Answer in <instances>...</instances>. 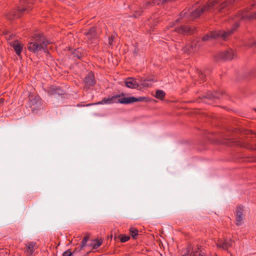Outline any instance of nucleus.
Segmentation results:
<instances>
[{"instance_id":"obj_1","label":"nucleus","mask_w":256,"mask_h":256,"mask_svg":"<svg viewBox=\"0 0 256 256\" xmlns=\"http://www.w3.org/2000/svg\"><path fill=\"white\" fill-rule=\"evenodd\" d=\"M236 0H210L202 8H196L191 12V16L193 18H196L205 11L216 9L219 12L226 8L228 4H232Z\"/></svg>"},{"instance_id":"obj_2","label":"nucleus","mask_w":256,"mask_h":256,"mask_svg":"<svg viewBox=\"0 0 256 256\" xmlns=\"http://www.w3.org/2000/svg\"><path fill=\"white\" fill-rule=\"evenodd\" d=\"M49 44L48 41L43 36H36L32 42L28 44V49L33 53H38L43 50L46 52V46Z\"/></svg>"},{"instance_id":"obj_3","label":"nucleus","mask_w":256,"mask_h":256,"mask_svg":"<svg viewBox=\"0 0 256 256\" xmlns=\"http://www.w3.org/2000/svg\"><path fill=\"white\" fill-rule=\"evenodd\" d=\"M235 30V28H232L230 30H228V32L224 30H215L210 32L209 33L205 34L202 38V41H210L212 39H216L218 38H220L222 39L225 40L226 38L230 36Z\"/></svg>"},{"instance_id":"obj_4","label":"nucleus","mask_w":256,"mask_h":256,"mask_svg":"<svg viewBox=\"0 0 256 256\" xmlns=\"http://www.w3.org/2000/svg\"><path fill=\"white\" fill-rule=\"evenodd\" d=\"M256 18V12L254 14H250L248 10H244L238 12L232 20L234 21V28H236L239 26V21L242 20H250L251 19Z\"/></svg>"},{"instance_id":"obj_5","label":"nucleus","mask_w":256,"mask_h":256,"mask_svg":"<svg viewBox=\"0 0 256 256\" xmlns=\"http://www.w3.org/2000/svg\"><path fill=\"white\" fill-rule=\"evenodd\" d=\"M32 3V0H20V6H19L16 12H11L10 16H8L9 19H12L14 18H18L20 16L22 12L25 11H28L30 10L29 6H26L27 4H29Z\"/></svg>"},{"instance_id":"obj_6","label":"nucleus","mask_w":256,"mask_h":256,"mask_svg":"<svg viewBox=\"0 0 256 256\" xmlns=\"http://www.w3.org/2000/svg\"><path fill=\"white\" fill-rule=\"evenodd\" d=\"M119 95L120 96L118 98V103L122 104H129L136 102H146L147 99L146 98V97L142 96L138 98H134V96L124 97V94H122Z\"/></svg>"},{"instance_id":"obj_7","label":"nucleus","mask_w":256,"mask_h":256,"mask_svg":"<svg viewBox=\"0 0 256 256\" xmlns=\"http://www.w3.org/2000/svg\"><path fill=\"white\" fill-rule=\"evenodd\" d=\"M235 214L236 220V224L237 226H240L244 218L243 207L240 206H238L236 210Z\"/></svg>"},{"instance_id":"obj_8","label":"nucleus","mask_w":256,"mask_h":256,"mask_svg":"<svg viewBox=\"0 0 256 256\" xmlns=\"http://www.w3.org/2000/svg\"><path fill=\"white\" fill-rule=\"evenodd\" d=\"M85 84L84 88H88L90 86H93L96 84L94 74L92 72H89L84 80Z\"/></svg>"},{"instance_id":"obj_9","label":"nucleus","mask_w":256,"mask_h":256,"mask_svg":"<svg viewBox=\"0 0 256 256\" xmlns=\"http://www.w3.org/2000/svg\"><path fill=\"white\" fill-rule=\"evenodd\" d=\"M234 241L232 240H226L225 239H219L216 243V246L218 248H222L224 250H228V249L232 246V244Z\"/></svg>"},{"instance_id":"obj_10","label":"nucleus","mask_w":256,"mask_h":256,"mask_svg":"<svg viewBox=\"0 0 256 256\" xmlns=\"http://www.w3.org/2000/svg\"><path fill=\"white\" fill-rule=\"evenodd\" d=\"M200 46V44H197L196 42L194 41L191 44H187L184 48V51L190 54L196 52Z\"/></svg>"},{"instance_id":"obj_11","label":"nucleus","mask_w":256,"mask_h":256,"mask_svg":"<svg viewBox=\"0 0 256 256\" xmlns=\"http://www.w3.org/2000/svg\"><path fill=\"white\" fill-rule=\"evenodd\" d=\"M200 46V44H197L196 42L194 41L191 44H187L184 48V51L190 54L196 52Z\"/></svg>"},{"instance_id":"obj_12","label":"nucleus","mask_w":256,"mask_h":256,"mask_svg":"<svg viewBox=\"0 0 256 256\" xmlns=\"http://www.w3.org/2000/svg\"><path fill=\"white\" fill-rule=\"evenodd\" d=\"M200 46V44H197L196 42L194 41L191 44H187L184 48V51L190 54L196 52Z\"/></svg>"},{"instance_id":"obj_13","label":"nucleus","mask_w":256,"mask_h":256,"mask_svg":"<svg viewBox=\"0 0 256 256\" xmlns=\"http://www.w3.org/2000/svg\"><path fill=\"white\" fill-rule=\"evenodd\" d=\"M219 55L220 58L225 60H231L236 56L234 51L232 49L220 52Z\"/></svg>"},{"instance_id":"obj_14","label":"nucleus","mask_w":256,"mask_h":256,"mask_svg":"<svg viewBox=\"0 0 256 256\" xmlns=\"http://www.w3.org/2000/svg\"><path fill=\"white\" fill-rule=\"evenodd\" d=\"M10 44L14 49L16 54L18 56H20L23 48V44L18 40H14L13 42H10Z\"/></svg>"},{"instance_id":"obj_15","label":"nucleus","mask_w":256,"mask_h":256,"mask_svg":"<svg viewBox=\"0 0 256 256\" xmlns=\"http://www.w3.org/2000/svg\"><path fill=\"white\" fill-rule=\"evenodd\" d=\"M125 85L126 87L130 88H136L138 86V83L136 80L133 78H128L125 80Z\"/></svg>"},{"instance_id":"obj_16","label":"nucleus","mask_w":256,"mask_h":256,"mask_svg":"<svg viewBox=\"0 0 256 256\" xmlns=\"http://www.w3.org/2000/svg\"><path fill=\"white\" fill-rule=\"evenodd\" d=\"M183 256H206L204 252L200 248H192L190 254H186Z\"/></svg>"},{"instance_id":"obj_17","label":"nucleus","mask_w":256,"mask_h":256,"mask_svg":"<svg viewBox=\"0 0 256 256\" xmlns=\"http://www.w3.org/2000/svg\"><path fill=\"white\" fill-rule=\"evenodd\" d=\"M120 95H116L112 96L111 97H109L108 98H104L103 100L100 102V104H111L112 103H118V98L120 97Z\"/></svg>"},{"instance_id":"obj_18","label":"nucleus","mask_w":256,"mask_h":256,"mask_svg":"<svg viewBox=\"0 0 256 256\" xmlns=\"http://www.w3.org/2000/svg\"><path fill=\"white\" fill-rule=\"evenodd\" d=\"M26 252L30 255H32L35 250L37 248L36 244L35 242H28L26 244Z\"/></svg>"},{"instance_id":"obj_19","label":"nucleus","mask_w":256,"mask_h":256,"mask_svg":"<svg viewBox=\"0 0 256 256\" xmlns=\"http://www.w3.org/2000/svg\"><path fill=\"white\" fill-rule=\"evenodd\" d=\"M84 34L86 36L87 38L90 40L94 39L97 37L96 28L94 27L90 28L88 32H85Z\"/></svg>"},{"instance_id":"obj_20","label":"nucleus","mask_w":256,"mask_h":256,"mask_svg":"<svg viewBox=\"0 0 256 256\" xmlns=\"http://www.w3.org/2000/svg\"><path fill=\"white\" fill-rule=\"evenodd\" d=\"M174 30L178 33L184 34L188 33L190 30V28L188 26H182L180 28H176Z\"/></svg>"},{"instance_id":"obj_21","label":"nucleus","mask_w":256,"mask_h":256,"mask_svg":"<svg viewBox=\"0 0 256 256\" xmlns=\"http://www.w3.org/2000/svg\"><path fill=\"white\" fill-rule=\"evenodd\" d=\"M102 244V240H92L90 244V246L93 248H97L99 246H100Z\"/></svg>"},{"instance_id":"obj_22","label":"nucleus","mask_w":256,"mask_h":256,"mask_svg":"<svg viewBox=\"0 0 256 256\" xmlns=\"http://www.w3.org/2000/svg\"><path fill=\"white\" fill-rule=\"evenodd\" d=\"M165 96V92L162 90H158L156 92L155 97L162 100Z\"/></svg>"},{"instance_id":"obj_23","label":"nucleus","mask_w":256,"mask_h":256,"mask_svg":"<svg viewBox=\"0 0 256 256\" xmlns=\"http://www.w3.org/2000/svg\"><path fill=\"white\" fill-rule=\"evenodd\" d=\"M130 232L132 236L134 238H136V236L138 234V231L136 228L132 227L130 228Z\"/></svg>"},{"instance_id":"obj_24","label":"nucleus","mask_w":256,"mask_h":256,"mask_svg":"<svg viewBox=\"0 0 256 256\" xmlns=\"http://www.w3.org/2000/svg\"><path fill=\"white\" fill-rule=\"evenodd\" d=\"M89 239L88 236H85L84 238L82 239V240L80 244V250H82L84 247L86 246V244Z\"/></svg>"},{"instance_id":"obj_25","label":"nucleus","mask_w":256,"mask_h":256,"mask_svg":"<svg viewBox=\"0 0 256 256\" xmlns=\"http://www.w3.org/2000/svg\"><path fill=\"white\" fill-rule=\"evenodd\" d=\"M120 238L122 242H125L130 240V237L128 236L120 235Z\"/></svg>"},{"instance_id":"obj_26","label":"nucleus","mask_w":256,"mask_h":256,"mask_svg":"<svg viewBox=\"0 0 256 256\" xmlns=\"http://www.w3.org/2000/svg\"><path fill=\"white\" fill-rule=\"evenodd\" d=\"M39 100V98L38 97H35L34 100H30L29 102V104L30 106H34L35 104H36V102H38Z\"/></svg>"},{"instance_id":"obj_27","label":"nucleus","mask_w":256,"mask_h":256,"mask_svg":"<svg viewBox=\"0 0 256 256\" xmlns=\"http://www.w3.org/2000/svg\"><path fill=\"white\" fill-rule=\"evenodd\" d=\"M72 254L70 250H68L62 254V256H72Z\"/></svg>"},{"instance_id":"obj_28","label":"nucleus","mask_w":256,"mask_h":256,"mask_svg":"<svg viewBox=\"0 0 256 256\" xmlns=\"http://www.w3.org/2000/svg\"><path fill=\"white\" fill-rule=\"evenodd\" d=\"M114 36H111L108 38V44L110 46L112 45L113 41H114Z\"/></svg>"},{"instance_id":"obj_29","label":"nucleus","mask_w":256,"mask_h":256,"mask_svg":"<svg viewBox=\"0 0 256 256\" xmlns=\"http://www.w3.org/2000/svg\"><path fill=\"white\" fill-rule=\"evenodd\" d=\"M148 80H144L142 82H141V84L144 86H149L150 84L148 83Z\"/></svg>"},{"instance_id":"obj_30","label":"nucleus","mask_w":256,"mask_h":256,"mask_svg":"<svg viewBox=\"0 0 256 256\" xmlns=\"http://www.w3.org/2000/svg\"><path fill=\"white\" fill-rule=\"evenodd\" d=\"M200 80H202V81H204L205 80V76L204 75L201 73L200 74Z\"/></svg>"},{"instance_id":"obj_31","label":"nucleus","mask_w":256,"mask_h":256,"mask_svg":"<svg viewBox=\"0 0 256 256\" xmlns=\"http://www.w3.org/2000/svg\"><path fill=\"white\" fill-rule=\"evenodd\" d=\"M214 256H216V255H214Z\"/></svg>"}]
</instances>
